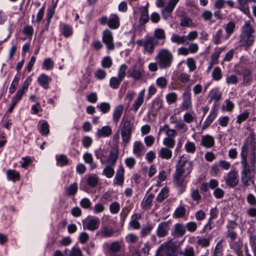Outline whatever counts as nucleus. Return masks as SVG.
<instances>
[{
    "label": "nucleus",
    "instance_id": "nucleus-1",
    "mask_svg": "<svg viewBox=\"0 0 256 256\" xmlns=\"http://www.w3.org/2000/svg\"><path fill=\"white\" fill-rule=\"evenodd\" d=\"M248 146L246 142H244L240 152V164L242 170L240 172L241 181L245 186L250 184H254V176L256 168V146H252L250 152L248 154Z\"/></svg>",
    "mask_w": 256,
    "mask_h": 256
},
{
    "label": "nucleus",
    "instance_id": "nucleus-2",
    "mask_svg": "<svg viewBox=\"0 0 256 256\" xmlns=\"http://www.w3.org/2000/svg\"><path fill=\"white\" fill-rule=\"evenodd\" d=\"M155 60L160 69L170 68L174 61V56L167 48L160 49L155 57Z\"/></svg>",
    "mask_w": 256,
    "mask_h": 256
},
{
    "label": "nucleus",
    "instance_id": "nucleus-3",
    "mask_svg": "<svg viewBox=\"0 0 256 256\" xmlns=\"http://www.w3.org/2000/svg\"><path fill=\"white\" fill-rule=\"evenodd\" d=\"M255 30L250 24V21H246L244 22L242 27V33L240 35V42L244 46H250L254 42L255 36L253 34Z\"/></svg>",
    "mask_w": 256,
    "mask_h": 256
},
{
    "label": "nucleus",
    "instance_id": "nucleus-4",
    "mask_svg": "<svg viewBox=\"0 0 256 256\" xmlns=\"http://www.w3.org/2000/svg\"><path fill=\"white\" fill-rule=\"evenodd\" d=\"M136 43L138 46H143V53L144 54L151 56L153 54L155 47L158 44V42H154V38L151 36L148 37L145 40H138Z\"/></svg>",
    "mask_w": 256,
    "mask_h": 256
},
{
    "label": "nucleus",
    "instance_id": "nucleus-5",
    "mask_svg": "<svg viewBox=\"0 0 256 256\" xmlns=\"http://www.w3.org/2000/svg\"><path fill=\"white\" fill-rule=\"evenodd\" d=\"M154 256H176L174 244L170 241L162 244L157 249Z\"/></svg>",
    "mask_w": 256,
    "mask_h": 256
},
{
    "label": "nucleus",
    "instance_id": "nucleus-6",
    "mask_svg": "<svg viewBox=\"0 0 256 256\" xmlns=\"http://www.w3.org/2000/svg\"><path fill=\"white\" fill-rule=\"evenodd\" d=\"M99 21L102 25L107 24L108 27L112 30H116L120 26V18L116 14H112L109 18L106 16H102L100 18Z\"/></svg>",
    "mask_w": 256,
    "mask_h": 256
},
{
    "label": "nucleus",
    "instance_id": "nucleus-7",
    "mask_svg": "<svg viewBox=\"0 0 256 256\" xmlns=\"http://www.w3.org/2000/svg\"><path fill=\"white\" fill-rule=\"evenodd\" d=\"M132 124L128 120L124 121L122 120L120 132L123 142L126 144L128 143L132 134Z\"/></svg>",
    "mask_w": 256,
    "mask_h": 256
},
{
    "label": "nucleus",
    "instance_id": "nucleus-8",
    "mask_svg": "<svg viewBox=\"0 0 256 256\" xmlns=\"http://www.w3.org/2000/svg\"><path fill=\"white\" fill-rule=\"evenodd\" d=\"M102 41L106 44L108 50H113L114 49L112 33L110 30H105L102 32Z\"/></svg>",
    "mask_w": 256,
    "mask_h": 256
},
{
    "label": "nucleus",
    "instance_id": "nucleus-9",
    "mask_svg": "<svg viewBox=\"0 0 256 256\" xmlns=\"http://www.w3.org/2000/svg\"><path fill=\"white\" fill-rule=\"evenodd\" d=\"M225 182L227 186L234 188L236 186L239 181V176L237 172L230 170L224 178Z\"/></svg>",
    "mask_w": 256,
    "mask_h": 256
},
{
    "label": "nucleus",
    "instance_id": "nucleus-10",
    "mask_svg": "<svg viewBox=\"0 0 256 256\" xmlns=\"http://www.w3.org/2000/svg\"><path fill=\"white\" fill-rule=\"evenodd\" d=\"M84 228H86L89 230L94 231L97 230L100 224V219L98 218H94L83 221Z\"/></svg>",
    "mask_w": 256,
    "mask_h": 256
},
{
    "label": "nucleus",
    "instance_id": "nucleus-11",
    "mask_svg": "<svg viewBox=\"0 0 256 256\" xmlns=\"http://www.w3.org/2000/svg\"><path fill=\"white\" fill-rule=\"evenodd\" d=\"M170 230L169 223L168 222L160 223L156 229V236L160 238L166 236Z\"/></svg>",
    "mask_w": 256,
    "mask_h": 256
},
{
    "label": "nucleus",
    "instance_id": "nucleus-12",
    "mask_svg": "<svg viewBox=\"0 0 256 256\" xmlns=\"http://www.w3.org/2000/svg\"><path fill=\"white\" fill-rule=\"evenodd\" d=\"M140 18L138 20L139 25L142 26L147 23L149 20L148 6H140L139 8Z\"/></svg>",
    "mask_w": 256,
    "mask_h": 256
},
{
    "label": "nucleus",
    "instance_id": "nucleus-13",
    "mask_svg": "<svg viewBox=\"0 0 256 256\" xmlns=\"http://www.w3.org/2000/svg\"><path fill=\"white\" fill-rule=\"evenodd\" d=\"M114 232L115 231L112 228L105 225L101 227L96 235L101 238H110L114 236Z\"/></svg>",
    "mask_w": 256,
    "mask_h": 256
},
{
    "label": "nucleus",
    "instance_id": "nucleus-14",
    "mask_svg": "<svg viewBox=\"0 0 256 256\" xmlns=\"http://www.w3.org/2000/svg\"><path fill=\"white\" fill-rule=\"evenodd\" d=\"M186 232L185 226L181 223L176 224L172 231V236L175 237H182Z\"/></svg>",
    "mask_w": 256,
    "mask_h": 256
},
{
    "label": "nucleus",
    "instance_id": "nucleus-15",
    "mask_svg": "<svg viewBox=\"0 0 256 256\" xmlns=\"http://www.w3.org/2000/svg\"><path fill=\"white\" fill-rule=\"evenodd\" d=\"M124 170L122 166H120L116 172V174L114 180L115 185L122 186L124 182Z\"/></svg>",
    "mask_w": 256,
    "mask_h": 256
},
{
    "label": "nucleus",
    "instance_id": "nucleus-16",
    "mask_svg": "<svg viewBox=\"0 0 256 256\" xmlns=\"http://www.w3.org/2000/svg\"><path fill=\"white\" fill-rule=\"evenodd\" d=\"M132 152L137 157H140L144 154L146 149L141 142L136 141L134 143Z\"/></svg>",
    "mask_w": 256,
    "mask_h": 256
},
{
    "label": "nucleus",
    "instance_id": "nucleus-17",
    "mask_svg": "<svg viewBox=\"0 0 256 256\" xmlns=\"http://www.w3.org/2000/svg\"><path fill=\"white\" fill-rule=\"evenodd\" d=\"M145 94V90H142L138 94L136 99L134 101L132 104V109L136 112L138 111L140 107L142 105L144 102V96Z\"/></svg>",
    "mask_w": 256,
    "mask_h": 256
},
{
    "label": "nucleus",
    "instance_id": "nucleus-18",
    "mask_svg": "<svg viewBox=\"0 0 256 256\" xmlns=\"http://www.w3.org/2000/svg\"><path fill=\"white\" fill-rule=\"evenodd\" d=\"M181 174L182 172H176L174 176V182L176 186L182 188L186 186L184 179L186 176H184V175Z\"/></svg>",
    "mask_w": 256,
    "mask_h": 256
},
{
    "label": "nucleus",
    "instance_id": "nucleus-19",
    "mask_svg": "<svg viewBox=\"0 0 256 256\" xmlns=\"http://www.w3.org/2000/svg\"><path fill=\"white\" fill-rule=\"evenodd\" d=\"M119 154V150L118 147L113 148L110 153L109 156L106 160V162L112 166H114Z\"/></svg>",
    "mask_w": 256,
    "mask_h": 256
},
{
    "label": "nucleus",
    "instance_id": "nucleus-20",
    "mask_svg": "<svg viewBox=\"0 0 256 256\" xmlns=\"http://www.w3.org/2000/svg\"><path fill=\"white\" fill-rule=\"evenodd\" d=\"M242 74L244 84H250L252 81V70L250 69L245 68L242 70Z\"/></svg>",
    "mask_w": 256,
    "mask_h": 256
},
{
    "label": "nucleus",
    "instance_id": "nucleus-21",
    "mask_svg": "<svg viewBox=\"0 0 256 256\" xmlns=\"http://www.w3.org/2000/svg\"><path fill=\"white\" fill-rule=\"evenodd\" d=\"M217 114L218 112L216 110L215 108H214L205 120L202 126V129L204 130L208 128L212 124L214 120L216 117Z\"/></svg>",
    "mask_w": 256,
    "mask_h": 256
},
{
    "label": "nucleus",
    "instance_id": "nucleus-22",
    "mask_svg": "<svg viewBox=\"0 0 256 256\" xmlns=\"http://www.w3.org/2000/svg\"><path fill=\"white\" fill-rule=\"evenodd\" d=\"M112 133V129L109 126H104L97 130L96 136L98 138L108 137Z\"/></svg>",
    "mask_w": 256,
    "mask_h": 256
},
{
    "label": "nucleus",
    "instance_id": "nucleus-23",
    "mask_svg": "<svg viewBox=\"0 0 256 256\" xmlns=\"http://www.w3.org/2000/svg\"><path fill=\"white\" fill-rule=\"evenodd\" d=\"M200 144L202 146L206 148H212L214 144V138L212 136L208 134L202 136Z\"/></svg>",
    "mask_w": 256,
    "mask_h": 256
},
{
    "label": "nucleus",
    "instance_id": "nucleus-24",
    "mask_svg": "<svg viewBox=\"0 0 256 256\" xmlns=\"http://www.w3.org/2000/svg\"><path fill=\"white\" fill-rule=\"evenodd\" d=\"M171 148L163 147L158 152V156L162 159L169 160L172 156Z\"/></svg>",
    "mask_w": 256,
    "mask_h": 256
},
{
    "label": "nucleus",
    "instance_id": "nucleus-25",
    "mask_svg": "<svg viewBox=\"0 0 256 256\" xmlns=\"http://www.w3.org/2000/svg\"><path fill=\"white\" fill-rule=\"evenodd\" d=\"M52 78L45 74H41L38 78V84L44 89L48 88V85Z\"/></svg>",
    "mask_w": 256,
    "mask_h": 256
},
{
    "label": "nucleus",
    "instance_id": "nucleus-26",
    "mask_svg": "<svg viewBox=\"0 0 256 256\" xmlns=\"http://www.w3.org/2000/svg\"><path fill=\"white\" fill-rule=\"evenodd\" d=\"M142 218L141 214H134L131 217V220L130 222V226L135 230H138L140 225L138 220Z\"/></svg>",
    "mask_w": 256,
    "mask_h": 256
},
{
    "label": "nucleus",
    "instance_id": "nucleus-27",
    "mask_svg": "<svg viewBox=\"0 0 256 256\" xmlns=\"http://www.w3.org/2000/svg\"><path fill=\"white\" fill-rule=\"evenodd\" d=\"M208 96L210 100L218 102L221 99L222 92L220 91L218 88H215L210 90Z\"/></svg>",
    "mask_w": 256,
    "mask_h": 256
},
{
    "label": "nucleus",
    "instance_id": "nucleus-28",
    "mask_svg": "<svg viewBox=\"0 0 256 256\" xmlns=\"http://www.w3.org/2000/svg\"><path fill=\"white\" fill-rule=\"evenodd\" d=\"M124 110V106L118 105L116 106L113 112L112 118L114 122L118 123L119 121Z\"/></svg>",
    "mask_w": 256,
    "mask_h": 256
},
{
    "label": "nucleus",
    "instance_id": "nucleus-29",
    "mask_svg": "<svg viewBox=\"0 0 256 256\" xmlns=\"http://www.w3.org/2000/svg\"><path fill=\"white\" fill-rule=\"evenodd\" d=\"M61 32L66 38H68L72 36L73 30L71 26L66 24H62L60 25Z\"/></svg>",
    "mask_w": 256,
    "mask_h": 256
},
{
    "label": "nucleus",
    "instance_id": "nucleus-30",
    "mask_svg": "<svg viewBox=\"0 0 256 256\" xmlns=\"http://www.w3.org/2000/svg\"><path fill=\"white\" fill-rule=\"evenodd\" d=\"M64 254L65 256H83L81 250L76 246L72 248L70 250H65Z\"/></svg>",
    "mask_w": 256,
    "mask_h": 256
},
{
    "label": "nucleus",
    "instance_id": "nucleus-31",
    "mask_svg": "<svg viewBox=\"0 0 256 256\" xmlns=\"http://www.w3.org/2000/svg\"><path fill=\"white\" fill-rule=\"evenodd\" d=\"M122 247V242L114 241L110 244H108L107 248L108 250L114 253H116L120 250Z\"/></svg>",
    "mask_w": 256,
    "mask_h": 256
},
{
    "label": "nucleus",
    "instance_id": "nucleus-32",
    "mask_svg": "<svg viewBox=\"0 0 256 256\" xmlns=\"http://www.w3.org/2000/svg\"><path fill=\"white\" fill-rule=\"evenodd\" d=\"M196 114L192 110L186 112L183 116L184 121L186 124H190L196 121Z\"/></svg>",
    "mask_w": 256,
    "mask_h": 256
},
{
    "label": "nucleus",
    "instance_id": "nucleus-33",
    "mask_svg": "<svg viewBox=\"0 0 256 256\" xmlns=\"http://www.w3.org/2000/svg\"><path fill=\"white\" fill-rule=\"evenodd\" d=\"M192 162L190 161L188 163L186 166L176 168V172H182L181 174L184 176H187L191 172L192 169Z\"/></svg>",
    "mask_w": 256,
    "mask_h": 256
},
{
    "label": "nucleus",
    "instance_id": "nucleus-34",
    "mask_svg": "<svg viewBox=\"0 0 256 256\" xmlns=\"http://www.w3.org/2000/svg\"><path fill=\"white\" fill-rule=\"evenodd\" d=\"M170 40L172 42L176 43L178 44H184L186 42V36H180L178 34H173Z\"/></svg>",
    "mask_w": 256,
    "mask_h": 256
},
{
    "label": "nucleus",
    "instance_id": "nucleus-35",
    "mask_svg": "<svg viewBox=\"0 0 256 256\" xmlns=\"http://www.w3.org/2000/svg\"><path fill=\"white\" fill-rule=\"evenodd\" d=\"M230 246L231 249H232L238 256H242V254L241 248L242 246V244L240 242H237L234 243H230Z\"/></svg>",
    "mask_w": 256,
    "mask_h": 256
},
{
    "label": "nucleus",
    "instance_id": "nucleus-36",
    "mask_svg": "<svg viewBox=\"0 0 256 256\" xmlns=\"http://www.w3.org/2000/svg\"><path fill=\"white\" fill-rule=\"evenodd\" d=\"M180 26L182 27H191L194 28L196 25L192 22V20L188 16H183L181 19Z\"/></svg>",
    "mask_w": 256,
    "mask_h": 256
},
{
    "label": "nucleus",
    "instance_id": "nucleus-37",
    "mask_svg": "<svg viewBox=\"0 0 256 256\" xmlns=\"http://www.w3.org/2000/svg\"><path fill=\"white\" fill-rule=\"evenodd\" d=\"M38 130L42 135H47L49 134V125L47 122H38Z\"/></svg>",
    "mask_w": 256,
    "mask_h": 256
},
{
    "label": "nucleus",
    "instance_id": "nucleus-38",
    "mask_svg": "<svg viewBox=\"0 0 256 256\" xmlns=\"http://www.w3.org/2000/svg\"><path fill=\"white\" fill-rule=\"evenodd\" d=\"M223 240H220L217 242L214 251L212 252V256H222L223 254Z\"/></svg>",
    "mask_w": 256,
    "mask_h": 256
},
{
    "label": "nucleus",
    "instance_id": "nucleus-39",
    "mask_svg": "<svg viewBox=\"0 0 256 256\" xmlns=\"http://www.w3.org/2000/svg\"><path fill=\"white\" fill-rule=\"evenodd\" d=\"M224 28L226 34V38H228L235 30L236 23L232 21H230L224 26Z\"/></svg>",
    "mask_w": 256,
    "mask_h": 256
},
{
    "label": "nucleus",
    "instance_id": "nucleus-40",
    "mask_svg": "<svg viewBox=\"0 0 256 256\" xmlns=\"http://www.w3.org/2000/svg\"><path fill=\"white\" fill-rule=\"evenodd\" d=\"M7 178L9 180L15 182L20 178V174L15 170H8L6 171Z\"/></svg>",
    "mask_w": 256,
    "mask_h": 256
},
{
    "label": "nucleus",
    "instance_id": "nucleus-41",
    "mask_svg": "<svg viewBox=\"0 0 256 256\" xmlns=\"http://www.w3.org/2000/svg\"><path fill=\"white\" fill-rule=\"evenodd\" d=\"M174 8L167 4L166 6L162 10V16L165 20L172 16V14Z\"/></svg>",
    "mask_w": 256,
    "mask_h": 256
},
{
    "label": "nucleus",
    "instance_id": "nucleus-42",
    "mask_svg": "<svg viewBox=\"0 0 256 256\" xmlns=\"http://www.w3.org/2000/svg\"><path fill=\"white\" fill-rule=\"evenodd\" d=\"M181 256H196L194 250L192 246H187L184 250L180 252Z\"/></svg>",
    "mask_w": 256,
    "mask_h": 256
},
{
    "label": "nucleus",
    "instance_id": "nucleus-43",
    "mask_svg": "<svg viewBox=\"0 0 256 256\" xmlns=\"http://www.w3.org/2000/svg\"><path fill=\"white\" fill-rule=\"evenodd\" d=\"M154 196L152 194H149L146 198L142 203V206L143 208L148 209L150 208L152 203Z\"/></svg>",
    "mask_w": 256,
    "mask_h": 256
},
{
    "label": "nucleus",
    "instance_id": "nucleus-44",
    "mask_svg": "<svg viewBox=\"0 0 256 256\" xmlns=\"http://www.w3.org/2000/svg\"><path fill=\"white\" fill-rule=\"evenodd\" d=\"M169 190L168 188H164L156 197V200L159 202H162L164 199L168 196Z\"/></svg>",
    "mask_w": 256,
    "mask_h": 256
},
{
    "label": "nucleus",
    "instance_id": "nucleus-45",
    "mask_svg": "<svg viewBox=\"0 0 256 256\" xmlns=\"http://www.w3.org/2000/svg\"><path fill=\"white\" fill-rule=\"evenodd\" d=\"M226 82L228 85H236L238 82V78L235 74H231L226 78Z\"/></svg>",
    "mask_w": 256,
    "mask_h": 256
},
{
    "label": "nucleus",
    "instance_id": "nucleus-46",
    "mask_svg": "<svg viewBox=\"0 0 256 256\" xmlns=\"http://www.w3.org/2000/svg\"><path fill=\"white\" fill-rule=\"evenodd\" d=\"M158 40H164L166 39V34L162 28H157L154 32V38Z\"/></svg>",
    "mask_w": 256,
    "mask_h": 256
},
{
    "label": "nucleus",
    "instance_id": "nucleus-47",
    "mask_svg": "<svg viewBox=\"0 0 256 256\" xmlns=\"http://www.w3.org/2000/svg\"><path fill=\"white\" fill-rule=\"evenodd\" d=\"M222 30L221 29L218 30L212 37V42L216 44H220L222 42Z\"/></svg>",
    "mask_w": 256,
    "mask_h": 256
},
{
    "label": "nucleus",
    "instance_id": "nucleus-48",
    "mask_svg": "<svg viewBox=\"0 0 256 256\" xmlns=\"http://www.w3.org/2000/svg\"><path fill=\"white\" fill-rule=\"evenodd\" d=\"M98 182V178L96 174L90 175L87 179L88 184L92 187L96 186Z\"/></svg>",
    "mask_w": 256,
    "mask_h": 256
},
{
    "label": "nucleus",
    "instance_id": "nucleus-49",
    "mask_svg": "<svg viewBox=\"0 0 256 256\" xmlns=\"http://www.w3.org/2000/svg\"><path fill=\"white\" fill-rule=\"evenodd\" d=\"M189 160V156L186 154L182 155L179 159L176 168L186 166Z\"/></svg>",
    "mask_w": 256,
    "mask_h": 256
},
{
    "label": "nucleus",
    "instance_id": "nucleus-50",
    "mask_svg": "<svg viewBox=\"0 0 256 256\" xmlns=\"http://www.w3.org/2000/svg\"><path fill=\"white\" fill-rule=\"evenodd\" d=\"M114 173V169L112 165L106 166L103 170L102 174L108 178H111Z\"/></svg>",
    "mask_w": 256,
    "mask_h": 256
},
{
    "label": "nucleus",
    "instance_id": "nucleus-51",
    "mask_svg": "<svg viewBox=\"0 0 256 256\" xmlns=\"http://www.w3.org/2000/svg\"><path fill=\"white\" fill-rule=\"evenodd\" d=\"M122 80L118 77H112L110 80V86L113 89H116L118 88Z\"/></svg>",
    "mask_w": 256,
    "mask_h": 256
},
{
    "label": "nucleus",
    "instance_id": "nucleus-52",
    "mask_svg": "<svg viewBox=\"0 0 256 256\" xmlns=\"http://www.w3.org/2000/svg\"><path fill=\"white\" fill-rule=\"evenodd\" d=\"M163 106L162 100L160 98H156L152 104V108L156 112L160 110Z\"/></svg>",
    "mask_w": 256,
    "mask_h": 256
},
{
    "label": "nucleus",
    "instance_id": "nucleus-53",
    "mask_svg": "<svg viewBox=\"0 0 256 256\" xmlns=\"http://www.w3.org/2000/svg\"><path fill=\"white\" fill-rule=\"evenodd\" d=\"M186 212V210L183 206L178 207L174 214V216L176 218H180L184 216Z\"/></svg>",
    "mask_w": 256,
    "mask_h": 256
},
{
    "label": "nucleus",
    "instance_id": "nucleus-54",
    "mask_svg": "<svg viewBox=\"0 0 256 256\" xmlns=\"http://www.w3.org/2000/svg\"><path fill=\"white\" fill-rule=\"evenodd\" d=\"M78 186L76 182H74L66 188V192L68 196H73L78 191Z\"/></svg>",
    "mask_w": 256,
    "mask_h": 256
},
{
    "label": "nucleus",
    "instance_id": "nucleus-55",
    "mask_svg": "<svg viewBox=\"0 0 256 256\" xmlns=\"http://www.w3.org/2000/svg\"><path fill=\"white\" fill-rule=\"evenodd\" d=\"M162 143L166 146V148H172L174 146L176 142L173 138L166 137L164 138Z\"/></svg>",
    "mask_w": 256,
    "mask_h": 256
},
{
    "label": "nucleus",
    "instance_id": "nucleus-56",
    "mask_svg": "<svg viewBox=\"0 0 256 256\" xmlns=\"http://www.w3.org/2000/svg\"><path fill=\"white\" fill-rule=\"evenodd\" d=\"M28 86L29 83L27 80L24 82L22 86L17 91L16 94L22 98L23 94L27 91Z\"/></svg>",
    "mask_w": 256,
    "mask_h": 256
},
{
    "label": "nucleus",
    "instance_id": "nucleus-57",
    "mask_svg": "<svg viewBox=\"0 0 256 256\" xmlns=\"http://www.w3.org/2000/svg\"><path fill=\"white\" fill-rule=\"evenodd\" d=\"M54 66V62L50 58H47L44 60L42 66L46 70H52Z\"/></svg>",
    "mask_w": 256,
    "mask_h": 256
},
{
    "label": "nucleus",
    "instance_id": "nucleus-58",
    "mask_svg": "<svg viewBox=\"0 0 256 256\" xmlns=\"http://www.w3.org/2000/svg\"><path fill=\"white\" fill-rule=\"evenodd\" d=\"M156 85L160 88H164L168 84V80L163 76L158 78L156 81Z\"/></svg>",
    "mask_w": 256,
    "mask_h": 256
},
{
    "label": "nucleus",
    "instance_id": "nucleus-59",
    "mask_svg": "<svg viewBox=\"0 0 256 256\" xmlns=\"http://www.w3.org/2000/svg\"><path fill=\"white\" fill-rule=\"evenodd\" d=\"M212 77L215 80H219L222 78L221 70L219 67H216L214 68L212 72Z\"/></svg>",
    "mask_w": 256,
    "mask_h": 256
},
{
    "label": "nucleus",
    "instance_id": "nucleus-60",
    "mask_svg": "<svg viewBox=\"0 0 256 256\" xmlns=\"http://www.w3.org/2000/svg\"><path fill=\"white\" fill-rule=\"evenodd\" d=\"M97 108H100L102 113L106 114L110 110V106L108 102H104L98 104Z\"/></svg>",
    "mask_w": 256,
    "mask_h": 256
},
{
    "label": "nucleus",
    "instance_id": "nucleus-61",
    "mask_svg": "<svg viewBox=\"0 0 256 256\" xmlns=\"http://www.w3.org/2000/svg\"><path fill=\"white\" fill-rule=\"evenodd\" d=\"M184 148L186 152L191 154H194L196 150V147L194 143L190 141L186 142Z\"/></svg>",
    "mask_w": 256,
    "mask_h": 256
},
{
    "label": "nucleus",
    "instance_id": "nucleus-62",
    "mask_svg": "<svg viewBox=\"0 0 256 256\" xmlns=\"http://www.w3.org/2000/svg\"><path fill=\"white\" fill-rule=\"evenodd\" d=\"M19 80L20 78L17 76H15L9 88V92L10 94H13L15 92L16 88L18 85Z\"/></svg>",
    "mask_w": 256,
    "mask_h": 256
},
{
    "label": "nucleus",
    "instance_id": "nucleus-63",
    "mask_svg": "<svg viewBox=\"0 0 256 256\" xmlns=\"http://www.w3.org/2000/svg\"><path fill=\"white\" fill-rule=\"evenodd\" d=\"M138 236L133 234H129L125 237L126 242L128 244H134L138 240Z\"/></svg>",
    "mask_w": 256,
    "mask_h": 256
},
{
    "label": "nucleus",
    "instance_id": "nucleus-64",
    "mask_svg": "<svg viewBox=\"0 0 256 256\" xmlns=\"http://www.w3.org/2000/svg\"><path fill=\"white\" fill-rule=\"evenodd\" d=\"M128 66L125 64H122L118 71V77L123 80L126 76V72L127 70Z\"/></svg>",
    "mask_w": 256,
    "mask_h": 256
}]
</instances>
